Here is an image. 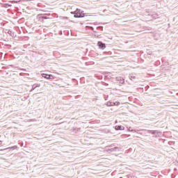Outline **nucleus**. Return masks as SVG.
Returning a JSON list of instances; mask_svg holds the SVG:
<instances>
[{
  "label": "nucleus",
  "instance_id": "nucleus-1",
  "mask_svg": "<svg viewBox=\"0 0 178 178\" xmlns=\"http://www.w3.org/2000/svg\"><path fill=\"white\" fill-rule=\"evenodd\" d=\"M71 15H74V17L76 19H80L81 17H86V13L81 9L76 8L75 11H72Z\"/></svg>",
  "mask_w": 178,
  "mask_h": 178
},
{
  "label": "nucleus",
  "instance_id": "nucleus-2",
  "mask_svg": "<svg viewBox=\"0 0 178 178\" xmlns=\"http://www.w3.org/2000/svg\"><path fill=\"white\" fill-rule=\"evenodd\" d=\"M106 151L108 152V154H111V152H118V151H120V149L118 147H108L106 149Z\"/></svg>",
  "mask_w": 178,
  "mask_h": 178
},
{
  "label": "nucleus",
  "instance_id": "nucleus-3",
  "mask_svg": "<svg viewBox=\"0 0 178 178\" xmlns=\"http://www.w3.org/2000/svg\"><path fill=\"white\" fill-rule=\"evenodd\" d=\"M41 75H42V77H43L44 79H46L47 80H54V79H55V76H54V75L52 74L43 73Z\"/></svg>",
  "mask_w": 178,
  "mask_h": 178
},
{
  "label": "nucleus",
  "instance_id": "nucleus-4",
  "mask_svg": "<svg viewBox=\"0 0 178 178\" xmlns=\"http://www.w3.org/2000/svg\"><path fill=\"white\" fill-rule=\"evenodd\" d=\"M97 46L99 47V49H105V48H106V44L101 41L97 42Z\"/></svg>",
  "mask_w": 178,
  "mask_h": 178
},
{
  "label": "nucleus",
  "instance_id": "nucleus-5",
  "mask_svg": "<svg viewBox=\"0 0 178 178\" xmlns=\"http://www.w3.org/2000/svg\"><path fill=\"white\" fill-rule=\"evenodd\" d=\"M115 79L119 84H124V79H123L122 76H117Z\"/></svg>",
  "mask_w": 178,
  "mask_h": 178
},
{
  "label": "nucleus",
  "instance_id": "nucleus-6",
  "mask_svg": "<svg viewBox=\"0 0 178 178\" xmlns=\"http://www.w3.org/2000/svg\"><path fill=\"white\" fill-rule=\"evenodd\" d=\"M40 87H41V84H40V83H35V84L32 85V88L30 90V92H32V91H34V90H35V88H38Z\"/></svg>",
  "mask_w": 178,
  "mask_h": 178
},
{
  "label": "nucleus",
  "instance_id": "nucleus-7",
  "mask_svg": "<svg viewBox=\"0 0 178 178\" xmlns=\"http://www.w3.org/2000/svg\"><path fill=\"white\" fill-rule=\"evenodd\" d=\"M17 145H14L12 147H9L1 149V151H8L9 149H17Z\"/></svg>",
  "mask_w": 178,
  "mask_h": 178
},
{
  "label": "nucleus",
  "instance_id": "nucleus-8",
  "mask_svg": "<svg viewBox=\"0 0 178 178\" xmlns=\"http://www.w3.org/2000/svg\"><path fill=\"white\" fill-rule=\"evenodd\" d=\"M39 19H42V20H47V19H49V17H48L47 15H40Z\"/></svg>",
  "mask_w": 178,
  "mask_h": 178
},
{
  "label": "nucleus",
  "instance_id": "nucleus-9",
  "mask_svg": "<svg viewBox=\"0 0 178 178\" xmlns=\"http://www.w3.org/2000/svg\"><path fill=\"white\" fill-rule=\"evenodd\" d=\"M115 130H124V127H123L122 125H116L115 127Z\"/></svg>",
  "mask_w": 178,
  "mask_h": 178
},
{
  "label": "nucleus",
  "instance_id": "nucleus-10",
  "mask_svg": "<svg viewBox=\"0 0 178 178\" xmlns=\"http://www.w3.org/2000/svg\"><path fill=\"white\" fill-rule=\"evenodd\" d=\"M148 133L149 134L155 135V134H158L159 133V131H158V130H149Z\"/></svg>",
  "mask_w": 178,
  "mask_h": 178
},
{
  "label": "nucleus",
  "instance_id": "nucleus-11",
  "mask_svg": "<svg viewBox=\"0 0 178 178\" xmlns=\"http://www.w3.org/2000/svg\"><path fill=\"white\" fill-rule=\"evenodd\" d=\"M8 34H9L10 35V37H13L15 38V37H16V34L15 33V32L9 30L8 31Z\"/></svg>",
  "mask_w": 178,
  "mask_h": 178
},
{
  "label": "nucleus",
  "instance_id": "nucleus-12",
  "mask_svg": "<svg viewBox=\"0 0 178 178\" xmlns=\"http://www.w3.org/2000/svg\"><path fill=\"white\" fill-rule=\"evenodd\" d=\"M115 147H116V143H113L110 145L106 146L105 148L106 149L108 148H115Z\"/></svg>",
  "mask_w": 178,
  "mask_h": 178
},
{
  "label": "nucleus",
  "instance_id": "nucleus-13",
  "mask_svg": "<svg viewBox=\"0 0 178 178\" xmlns=\"http://www.w3.org/2000/svg\"><path fill=\"white\" fill-rule=\"evenodd\" d=\"M2 7L6 8H10V7H12V4L4 3V4H3Z\"/></svg>",
  "mask_w": 178,
  "mask_h": 178
},
{
  "label": "nucleus",
  "instance_id": "nucleus-14",
  "mask_svg": "<svg viewBox=\"0 0 178 178\" xmlns=\"http://www.w3.org/2000/svg\"><path fill=\"white\" fill-rule=\"evenodd\" d=\"M104 55H108L111 56L112 55V51H104L103 52Z\"/></svg>",
  "mask_w": 178,
  "mask_h": 178
},
{
  "label": "nucleus",
  "instance_id": "nucleus-15",
  "mask_svg": "<svg viewBox=\"0 0 178 178\" xmlns=\"http://www.w3.org/2000/svg\"><path fill=\"white\" fill-rule=\"evenodd\" d=\"M129 79H130V80H136V79H137V77L136 76L129 75Z\"/></svg>",
  "mask_w": 178,
  "mask_h": 178
},
{
  "label": "nucleus",
  "instance_id": "nucleus-16",
  "mask_svg": "<svg viewBox=\"0 0 178 178\" xmlns=\"http://www.w3.org/2000/svg\"><path fill=\"white\" fill-rule=\"evenodd\" d=\"M111 76L109 75H105L104 80H111Z\"/></svg>",
  "mask_w": 178,
  "mask_h": 178
},
{
  "label": "nucleus",
  "instance_id": "nucleus-17",
  "mask_svg": "<svg viewBox=\"0 0 178 178\" xmlns=\"http://www.w3.org/2000/svg\"><path fill=\"white\" fill-rule=\"evenodd\" d=\"M106 106H112V102L109 101L106 103Z\"/></svg>",
  "mask_w": 178,
  "mask_h": 178
},
{
  "label": "nucleus",
  "instance_id": "nucleus-18",
  "mask_svg": "<svg viewBox=\"0 0 178 178\" xmlns=\"http://www.w3.org/2000/svg\"><path fill=\"white\" fill-rule=\"evenodd\" d=\"M155 65H156V66H159V65H161V61L160 60L156 61Z\"/></svg>",
  "mask_w": 178,
  "mask_h": 178
},
{
  "label": "nucleus",
  "instance_id": "nucleus-19",
  "mask_svg": "<svg viewBox=\"0 0 178 178\" xmlns=\"http://www.w3.org/2000/svg\"><path fill=\"white\" fill-rule=\"evenodd\" d=\"M120 104V102H118L117 104H116L115 102H112V106H115L116 105H119Z\"/></svg>",
  "mask_w": 178,
  "mask_h": 178
},
{
  "label": "nucleus",
  "instance_id": "nucleus-20",
  "mask_svg": "<svg viewBox=\"0 0 178 178\" xmlns=\"http://www.w3.org/2000/svg\"><path fill=\"white\" fill-rule=\"evenodd\" d=\"M102 86H105L106 87H107V86H109L108 83H105L104 81H102Z\"/></svg>",
  "mask_w": 178,
  "mask_h": 178
},
{
  "label": "nucleus",
  "instance_id": "nucleus-21",
  "mask_svg": "<svg viewBox=\"0 0 178 178\" xmlns=\"http://www.w3.org/2000/svg\"><path fill=\"white\" fill-rule=\"evenodd\" d=\"M11 2L12 3H17V1H15V0L12 1Z\"/></svg>",
  "mask_w": 178,
  "mask_h": 178
},
{
  "label": "nucleus",
  "instance_id": "nucleus-22",
  "mask_svg": "<svg viewBox=\"0 0 178 178\" xmlns=\"http://www.w3.org/2000/svg\"><path fill=\"white\" fill-rule=\"evenodd\" d=\"M93 101H98V97H95V98L93 99Z\"/></svg>",
  "mask_w": 178,
  "mask_h": 178
},
{
  "label": "nucleus",
  "instance_id": "nucleus-23",
  "mask_svg": "<svg viewBox=\"0 0 178 178\" xmlns=\"http://www.w3.org/2000/svg\"><path fill=\"white\" fill-rule=\"evenodd\" d=\"M105 101H108V97H104Z\"/></svg>",
  "mask_w": 178,
  "mask_h": 178
},
{
  "label": "nucleus",
  "instance_id": "nucleus-24",
  "mask_svg": "<svg viewBox=\"0 0 178 178\" xmlns=\"http://www.w3.org/2000/svg\"><path fill=\"white\" fill-rule=\"evenodd\" d=\"M63 19H65L67 20V19H69V17H64Z\"/></svg>",
  "mask_w": 178,
  "mask_h": 178
},
{
  "label": "nucleus",
  "instance_id": "nucleus-25",
  "mask_svg": "<svg viewBox=\"0 0 178 178\" xmlns=\"http://www.w3.org/2000/svg\"><path fill=\"white\" fill-rule=\"evenodd\" d=\"M148 55H152V52L149 51V52L148 53Z\"/></svg>",
  "mask_w": 178,
  "mask_h": 178
},
{
  "label": "nucleus",
  "instance_id": "nucleus-26",
  "mask_svg": "<svg viewBox=\"0 0 178 178\" xmlns=\"http://www.w3.org/2000/svg\"><path fill=\"white\" fill-rule=\"evenodd\" d=\"M110 72H104V74H109Z\"/></svg>",
  "mask_w": 178,
  "mask_h": 178
},
{
  "label": "nucleus",
  "instance_id": "nucleus-27",
  "mask_svg": "<svg viewBox=\"0 0 178 178\" xmlns=\"http://www.w3.org/2000/svg\"><path fill=\"white\" fill-rule=\"evenodd\" d=\"M153 19H156V17H154V15H152Z\"/></svg>",
  "mask_w": 178,
  "mask_h": 178
},
{
  "label": "nucleus",
  "instance_id": "nucleus-28",
  "mask_svg": "<svg viewBox=\"0 0 178 178\" xmlns=\"http://www.w3.org/2000/svg\"><path fill=\"white\" fill-rule=\"evenodd\" d=\"M0 145H2V142H1V140H0Z\"/></svg>",
  "mask_w": 178,
  "mask_h": 178
},
{
  "label": "nucleus",
  "instance_id": "nucleus-29",
  "mask_svg": "<svg viewBox=\"0 0 178 178\" xmlns=\"http://www.w3.org/2000/svg\"><path fill=\"white\" fill-rule=\"evenodd\" d=\"M22 70H23L24 72L26 71V70H24V69H22Z\"/></svg>",
  "mask_w": 178,
  "mask_h": 178
},
{
  "label": "nucleus",
  "instance_id": "nucleus-30",
  "mask_svg": "<svg viewBox=\"0 0 178 178\" xmlns=\"http://www.w3.org/2000/svg\"><path fill=\"white\" fill-rule=\"evenodd\" d=\"M76 130V128H74L73 131H74Z\"/></svg>",
  "mask_w": 178,
  "mask_h": 178
},
{
  "label": "nucleus",
  "instance_id": "nucleus-31",
  "mask_svg": "<svg viewBox=\"0 0 178 178\" xmlns=\"http://www.w3.org/2000/svg\"><path fill=\"white\" fill-rule=\"evenodd\" d=\"M86 65H87V63H86Z\"/></svg>",
  "mask_w": 178,
  "mask_h": 178
}]
</instances>
